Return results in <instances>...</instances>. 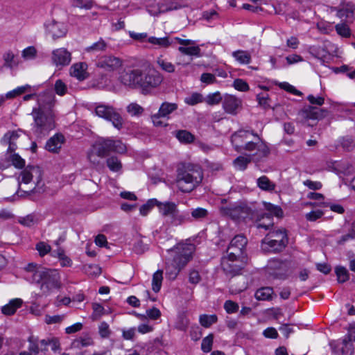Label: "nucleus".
<instances>
[{"label": "nucleus", "mask_w": 355, "mask_h": 355, "mask_svg": "<svg viewBox=\"0 0 355 355\" xmlns=\"http://www.w3.org/2000/svg\"><path fill=\"white\" fill-rule=\"evenodd\" d=\"M203 179L201 167L193 164H184L177 170L176 184L184 193H189L200 185Z\"/></svg>", "instance_id": "f257e3e1"}, {"label": "nucleus", "mask_w": 355, "mask_h": 355, "mask_svg": "<svg viewBox=\"0 0 355 355\" xmlns=\"http://www.w3.org/2000/svg\"><path fill=\"white\" fill-rule=\"evenodd\" d=\"M32 282L39 286L42 295H48L53 290L60 289L61 277L57 270L43 268L34 272Z\"/></svg>", "instance_id": "f03ea898"}, {"label": "nucleus", "mask_w": 355, "mask_h": 355, "mask_svg": "<svg viewBox=\"0 0 355 355\" xmlns=\"http://www.w3.org/2000/svg\"><path fill=\"white\" fill-rule=\"evenodd\" d=\"M169 250L174 252L175 254L172 263L167 266L166 272L170 278L174 279L191 259L195 245L191 243H180Z\"/></svg>", "instance_id": "7ed1b4c3"}, {"label": "nucleus", "mask_w": 355, "mask_h": 355, "mask_svg": "<svg viewBox=\"0 0 355 355\" xmlns=\"http://www.w3.org/2000/svg\"><path fill=\"white\" fill-rule=\"evenodd\" d=\"M42 179V173L40 167L28 166L20 172L17 178L19 189L17 193L19 195L21 191L28 194L37 192L36 187H40Z\"/></svg>", "instance_id": "20e7f679"}, {"label": "nucleus", "mask_w": 355, "mask_h": 355, "mask_svg": "<svg viewBox=\"0 0 355 355\" xmlns=\"http://www.w3.org/2000/svg\"><path fill=\"white\" fill-rule=\"evenodd\" d=\"M157 207L161 215L166 219V222L171 225L178 226L191 220L188 214H181L176 204L173 202H159Z\"/></svg>", "instance_id": "39448f33"}, {"label": "nucleus", "mask_w": 355, "mask_h": 355, "mask_svg": "<svg viewBox=\"0 0 355 355\" xmlns=\"http://www.w3.org/2000/svg\"><path fill=\"white\" fill-rule=\"evenodd\" d=\"M33 132L38 136L46 135L55 128V114H51L43 111L33 109Z\"/></svg>", "instance_id": "423d86ee"}, {"label": "nucleus", "mask_w": 355, "mask_h": 355, "mask_svg": "<svg viewBox=\"0 0 355 355\" xmlns=\"http://www.w3.org/2000/svg\"><path fill=\"white\" fill-rule=\"evenodd\" d=\"M288 243L287 234L284 229L270 231L262 240L261 248L265 251H282Z\"/></svg>", "instance_id": "0eeeda50"}, {"label": "nucleus", "mask_w": 355, "mask_h": 355, "mask_svg": "<svg viewBox=\"0 0 355 355\" xmlns=\"http://www.w3.org/2000/svg\"><path fill=\"white\" fill-rule=\"evenodd\" d=\"M295 264L290 260L271 259L266 266L268 274L274 279L285 280L293 272Z\"/></svg>", "instance_id": "6e6552de"}, {"label": "nucleus", "mask_w": 355, "mask_h": 355, "mask_svg": "<svg viewBox=\"0 0 355 355\" xmlns=\"http://www.w3.org/2000/svg\"><path fill=\"white\" fill-rule=\"evenodd\" d=\"M252 135L257 137V141H247L241 148V151L244 150L249 152H254L250 154V156L253 158L254 162H259L268 157L270 153V150L267 144L263 141L257 133L252 131Z\"/></svg>", "instance_id": "1a4fd4ad"}, {"label": "nucleus", "mask_w": 355, "mask_h": 355, "mask_svg": "<svg viewBox=\"0 0 355 355\" xmlns=\"http://www.w3.org/2000/svg\"><path fill=\"white\" fill-rule=\"evenodd\" d=\"M93 149L101 157H107L110 153H124L126 146L121 141L101 138L93 145Z\"/></svg>", "instance_id": "9d476101"}, {"label": "nucleus", "mask_w": 355, "mask_h": 355, "mask_svg": "<svg viewBox=\"0 0 355 355\" xmlns=\"http://www.w3.org/2000/svg\"><path fill=\"white\" fill-rule=\"evenodd\" d=\"M95 114L100 118L110 121L112 125L117 130L123 127L124 120L116 109L112 105L103 103H96Z\"/></svg>", "instance_id": "9b49d317"}, {"label": "nucleus", "mask_w": 355, "mask_h": 355, "mask_svg": "<svg viewBox=\"0 0 355 355\" xmlns=\"http://www.w3.org/2000/svg\"><path fill=\"white\" fill-rule=\"evenodd\" d=\"M162 81V76L157 71L150 69L144 73L141 71L139 88L146 94L159 86Z\"/></svg>", "instance_id": "f8f14e48"}, {"label": "nucleus", "mask_w": 355, "mask_h": 355, "mask_svg": "<svg viewBox=\"0 0 355 355\" xmlns=\"http://www.w3.org/2000/svg\"><path fill=\"white\" fill-rule=\"evenodd\" d=\"M265 209L269 212L263 214L259 216V220H264L266 218L268 220V223H259L256 224L257 229L263 228L266 230H269L270 227L273 226L272 216L277 217H282L283 215V211L280 207L274 205L270 202H264Z\"/></svg>", "instance_id": "ddd939ff"}, {"label": "nucleus", "mask_w": 355, "mask_h": 355, "mask_svg": "<svg viewBox=\"0 0 355 355\" xmlns=\"http://www.w3.org/2000/svg\"><path fill=\"white\" fill-rule=\"evenodd\" d=\"M141 70L139 69H125L123 71L119 77V80L121 84L125 87L131 89L139 88L141 80Z\"/></svg>", "instance_id": "4468645a"}, {"label": "nucleus", "mask_w": 355, "mask_h": 355, "mask_svg": "<svg viewBox=\"0 0 355 355\" xmlns=\"http://www.w3.org/2000/svg\"><path fill=\"white\" fill-rule=\"evenodd\" d=\"M37 107H33L36 110L55 114L53 107L55 104V95L52 91L48 90L37 96Z\"/></svg>", "instance_id": "2eb2a0df"}, {"label": "nucleus", "mask_w": 355, "mask_h": 355, "mask_svg": "<svg viewBox=\"0 0 355 355\" xmlns=\"http://www.w3.org/2000/svg\"><path fill=\"white\" fill-rule=\"evenodd\" d=\"M223 214L230 216L234 220L245 219L251 213V209L243 203L221 207Z\"/></svg>", "instance_id": "dca6fc26"}, {"label": "nucleus", "mask_w": 355, "mask_h": 355, "mask_svg": "<svg viewBox=\"0 0 355 355\" xmlns=\"http://www.w3.org/2000/svg\"><path fill=\"white\" fill-rule=\"evenodd\" d=\"M326 115V111L318 107L309 106L304 107L298 112V119L302 123H307L309 125H313L310 121H316L323 118Z\"/></svg>", "instance_id": "f3484780"}, {"label": "nucleus", "mask_w": 355, "mask_h": 355, "mask_svg": "<svg viewBox=\"0 0 355 355\" xmlns=\"http://www.w3.org/2000/svg\"><path fill=\"white\" fill-rule=\"evenodd\" d=\"M248 239L242 234L235 236L230 241L227 253L231 257H243Z\"/></svg>", "instance_id": "a211bd4d"}, {"label": "nucleus", "mask_w": 355, "mask_h": 355, "mask_svg": "<svg viewBox=\"0 0 355 355\" xmlns=\"http://www.w3.org/2000/svg\"><path fill=\"white\" fill-rule=\"evenodd\" d=\"M123 64V60L112 55L100 58L96 63L98 68L107 72H113L119 69Z\"/></svg>", "instance_id": "6ab92c4d"}, {"label": "nucleus", "mask_w": 355, "mask_h": 355, "mask_svg": "<svg viewBox=\"0 0 355 355\" xmlns=\"http://www.w3.org/2000/svg\"><path fill=\"white\" fill-rule=\"evenodd\" d=\"M239 258L231 257L227 254V257H223L221 259V268L227 275L234 277L240 273L243 267L237 263Z\"/></svg>", "instance_id": "aec40b11"}, {"label": "nucleus", "mask_w": 355, "mask_h": 355, "mask_svg": "<svg viewBox=\"0 0 355 355\" xmlns=\"http://www.w3.org/2000/svg\"><path fill=\"white\" fill-rule=\"evenodd\" d=\"M242 101L240 98L230 94H226L223 101V107L225 112L236 115L241 108Z\"/></svg>", "instance_id": "412c9836"}, {"label": "nucleus", "mask_w": 355, "mask_h": 355, "mask_svg": "<svg viewBox=\"0 0 355 355\" xmlns=\"http://www.w3.org/2000/svg\"><path fill=\"white\" fill-rule=\"evenodd\" d=\"M71 60V53L65 49L60 48L52 53V60L56 67L68 65Z\"/></svg>", "instance_id": "4be33fe9"}, {"label": "nucleus", "mask_w": 355, "mask_h": 355, "mask_svg": "<svg viewBox=\"0 0 355 355\" xmlns=\"http://www.w3.org/2000/svg\"><path fill=\"white\" fill-rule=\"evenodd\" d=\"M250 135H252V131L244 130H240L232 135L231 141L236 151L241 152V148L248 141Z\"/></svg>", "instance_id": "5701e85b"}, {"label": "nucleus", "mask_w": 355, "mask_h": 355, "mask_svg": "<svg viewBox=\"0 0 355 355\" xmlns=\"http://www.w3.org/2000/svg\"><path fill=\"white\" fill-rule=\"evenodd\" d=\"M19 137L18 131H9L6 132L1 140L3 145H8V153H12L17 149V141Z\"/></svg>", "instance_id": "b1692460"}, {"label": "nucleus", "mask_w": 355, "mask_h": 355, "mask_svg": "<svg viewBox=\"0 0 355 355\" xmlns=\"http://www.w3.org/2000/svg\"><path fill=\"white\" fill-rule=\"evenodd\" d=\"M336 10V16L340 19L349 18L353 17L355 6L351 2L342 1L340 5L335 8Z\"/></svg>", "instance_id": "393cba45"}, {"label": "nucleus", "mask_w": 355, "mask_h": 355, "mask_svg": "<svg viewBox=\"0 0 355 355\" xmlns=\"http://www.w3.org/2000/svg\"><path fill=\"white\" fill-rule=\"evenodd\" d=\"M46 31L53 39L59 38L66 34L67 29L62 23L53 21L46 25Z\"/></svg>", "instance_id": "a878e982"}, {"label": "nucleus", "mask_w": 355, "mask_h": 355, "mask_svg": "<svg viewBox=\"0 0 355 355\" xmlns=\"http://www.w3.org/2000/svg\"><path fill=\"white\" fill-rule=\"evenodd\" d=\"M87 64L83 62L76 63L70 68V74L79 80H83L87 77Z\"/></svg>", "instance_id": "bb28decb"}, {"label": "nucleus", "mask_w": 355, "mask_h": 355, "mask_svg": "<svg viewBox=\"0 0 355 355\" xmlns=\"http://www.w3.org/2000/svg\"><path fill=\"white\" fill-rule=\"evenodd\" d=\"M354 352V348L353 343L344 338L336 344V353L338 354L353 355Z\"/></svg>", "instance_id": "cd10ccee"}, {"label": "nucleus", "mask_w": 355, "mask_h": 355, "mask_svg": "<svg viewBox=\"0 0 355 355\" xmlns=\"http://www.w3.org/2000/svg\"><path fill=\"white\" fill-rule=\"evenodd\" d=\"M64 141V136L61 134H56L50 138L46 144V149L50 152H57Z\"/></svg>", "instance_id": "c85d7f7f"}, {"label": "nucleus", "mask_w": 355, "mask_h": 355, "mask_svg": "<svg viewBox=\"0 0 355 355\" xmlns=\"http://www.w3.org/2000/svg\"><path fill=\"white\" fill-rule=\"evenodd\" d=\"M23 301L19 298H15L9 302L8 304L4 305L1 308V311L4 315H13L17 309L21 307Z\"/></svg>", "instance_id": "c756f323"}, {"label": "nucleus", "mask_w": 355, "mask_h": 355, "mask_svg": "<svg viewBox=\"0 0 355 355\" xmlns=\"http://www.w3.org/2000/svg\"><path fill=\"white\" fill-rule=\"evenodd\" d=\"M147 41L150 44H151L154 46H157L158 48H168L173 43V41L171 40L168 37H150L147 39Z\"/></svg>", "instance_id": "7c9ffc66"}, {"label": "nucleus", "mask_w": 355, "mask_h": 355, "mask_svg": "<svg viewBox=\"0 0 355 355\" xmlns=\"http://www.w3.org/2000/svg\"><path fill=\"white\" fill-rule=\"evenodd\" d=\"M178 104L175 103L164 102L159 107L158 115L167 117L170 114L178 109Z\"/></svg>", "instance_id": "2f4dec72"}, {"label": "nucleus", "mask_w": 355, "mask_h": 355, "mask_svg": "<svg viewBox=\"0 0 355 355\" xmlns=\"http://www.w3.org/2000/svg\"><path fill=\"white\" fill-rule=\"evenodd\" d=\"M257 186L263 191H272L275 189V184L271 182L269 178L263 175L257 179Z\"/></svg>", "instance_id": "473e14b6"}, {"label": "nucleus", "mask_w": 355, "mask_h": 355, "mask_svg": "<svg viewBox=\"0 0 355 355\" xmlns=\"http://www.w3.org/2000/svg\"><path fill=\"white\" fill-rule=\"evenodd\" d=\"M106 165L108 168L114 173H118L122 170V163L116 156H111L106 159Z\"/></svg>", "instance_id": "72a5a7b5"}, {"label": "nucleus", "mask_w": 355, "mask_h": 355, "mask_svg": "<svg viewBox=\"0 0 355 355\" xmlns=\"http://www.w3.org/2000/svg\"><path fill=\"white\" fill-rule=\"evenodd\" d=\"M273 290L270 287H263L258 289L255 293V297L258 300H270L272 299Z\"/></svg>", "instance_id": "f704fd0d"}, {"label": "nucleus", "mask_w": 355, "mask_h": 355, "mask_svg": "<svg viewBox=\"0 0 355 355\" xmlns=\"http://www.w3.org/2000/svg\"><path fill=\"white\" fill-rule=\"evenodd\" d=\"M232 56L241 64H249L251 61V55L245 51L238 50L234 51Z\"/></svg>", "instance_id": "c9c22d12"}, {"label": "nucleus", "mask_w": 355, "mask_h": 355, "mask_svg": "<svg viewBox=\"0 0 355 355\" xmlns=\"http://www.w3.org/2000/svg\"><path fill=\"white\" fill-rule=\"evenodd\" d=\"M251 161H253V158L250 155L239 156L234 160L233 163L236 168L243 171Z\"/></svg>", "instance_id": "e433bc0d"}, {"label": "nucleus", "mask_w": 355, "mask_h": 355, "mask_svg": "<svg viewBox=\"0 0 355 355\" xmlns=\"http://www.w3.org/2000/svg\"><path fill=\"white\" fill-rule=\"evenodd\" d=\"M217 321H218V317L216 314H213V315L202 314V315H200L199 317L200 324L205 328H208V327H211L213 324L216 323Z\"/></svg>", "instance_id": "4c0bfd02"}, {"label": "nucleus", "mask_w": 355, "mask_h": 355, "mask_svg": "<svg viewBox=\"0 0 355 355\" xmlns=\"http://www.w3.org/2000/svg\"><path fill=\"white\" fill-rule=\"evenodd\" d=\"M163 280V271L158 270L153 275L152 289L154 292L157 293L160 291Z\"/></svg>", "instance_id": "58836bf2"}, {"label": "nucleus", "mask_w": 355, "mask_h": 355, "mask_svg": "<svg viewBox=\"0 0 355 355\" xmlns=\"http://www.w3.org/2000/svg\"><path fill=\"white\" fill-rule=\"evenodd\" d=\"M335 29L338 35L344 38H349L352 35V31L348 24L341 22L335 26Z\"/></svg>", "instance_id": "ea45409f"}, {"label": "nucleus", "mask_w": 355, "mask_h": 355, "mask_svg": "<svg viewBox=\"0 0 355 355\" xmlns=\"http://www.w3.org/2000/svg\"><path fill=\"white\" fill-rule=\"evenodd\" d=\"M87 158L89 162L98 170L103 168L104 165L103 162L101 160V157L92 149L87 154Z\"/></svg>", "instance_id": "a19ab883"}, {"label": "nucleus", "mask_w": 355, "mask_h": 355, "mask_svg": "<svg viewBox=\"0 0 355 355\" xmlns=\"http://www.w3.org/2000/svg\"><path fill=\"white\" fill-rule=\"evenodd\" d=\"M126 111L131 116L139 117L142 115L144 109L137 103H131L127 105Z\"/></svg>", "instance_id": "79ce46f5"}, {"label": "nucleus", "mask_w": 355, "mask_h": 355, "mask_svg": "<svg viewBox=\"0 0 355 355\" xmlns=\"http://www.w3.org/2000/svg\"><path fill=\"white\" fill-rule=\"evenodd\" d=\"M157 64L163 71L166 72L173 73L175 71V65L168 60L163 58L162 56L157 58Z\"/></svg>", "instance_id": "37998d69"}, {"label": "nucleus", "mask_w": 355, "mask_h": 355, "mask_svg": "<svg viewBox=\"0 0 355 355\" xmlns=\"http://www.w3.org/2000/svg\"><path fill=\"white\" fill-rule=\"evenodd\" d=\"M335 273L338 283H344L349 279L348 270L343 266H337L335 268Z\"/></svg>", "instance_id": "c03bdc74"}, {"label": "nucleus", "mask_w": 355, "mask_h": 355, "mask_svg": "<svg viewBox=\"0 0 355 355\" xmlns=\"http://www.w3.org/2000/svg\"><path fill=\"white\" fill-rule=\"evenodd\" d=\"M191 215L194 220H202L208 216L209 211L205 208L197 207L191 210Z\"/></svg>", "instance_id": "a18cd8bd"}, {"label": "nucleus", "mask_w": 355, "mask_h": 355, "mask_svg": "<svg viewBox=\"0 0 355 355\" xmlns=\"http://www.w3.org/2000/svg\"><path fill=\"white\" fill-rule=\"evenodd\" d=\"M176 137L178 139L185 144H190L194 139V136L187 130H179L176 133Z\"/></svg>", "instance_id": "49530a36"}, {"label": "nucleus", "mask_w": 355, "mask_h": 355, "mask_svg": "<svg viewBox=\"0 0 355 355\" xmlns=\"http://www.w3.org/2000/svg\"><path fill=\"white\" fill-rule=\"evenodd\" d=\"M178 51L184 55L200 56V49L198 46H180Z\"/></svg>", "instance_id": "de8ad7c7"}, {"label": "nucleus", "mask_w": 355, "mask_h": 355, "mask_svg": "<svg viewBox=\"0 0 355 355\" xmlns=\"http://www.w3.org/2000/svg\"><path fill=\"white\" fill-rule=\"evenodd\" d=\"M339 144L346 151H351L354 149L355 144L353 139L349 137H344L338 140Z\"/></svg>", "instance_id": "09e8293b"}, {"label": "nucleus", "mask_w": 355, "mask_h": 355, "mask_svg": "<svg viewBox=\"0 0 355 355\" xmlns=\"http://www.w3.org/2000/svg\"><path fill=\"white\" fill-rule=\"evenodd\" d=\"M214 341V335L212 334H209L207 336L204 338L201 343V349L205 352L208 353L211 352Z\"/></svg>", "instance_id": "8fccbe9b"}, {"label": "nucleus", "mask_w": 355, "mask_h": 355, "mask_svg": "<svg viewBox=\"0 0 355 355\" xmlns=\"http://www.w3.org/2000/svg\"><path fill=\"white\" fill-rule=\"evenodd\" d=\"M106 48V42L103 40L100 39L97 42H95L92 46L87 47L86 51L87 52H98L105 51Z\"/></svg>", "instance_id": "3c124183"}, {"label": "nucleus", "mask_w": 355, "mask_h": 355, "mask_svg": "<svg viewBox=\"0 0 355 355\" xmlns=\"http://www.w3.org/2000/svg\"><path fill=\"white\" fill-rule=\"evenodd\" d=\"M159 203V202L155 199L149 200L146 204L141 206L139 209L141 215L146 216L150 210L155 205L157 207V204Z\"/></svg>", "instance_id": "603ef678"}, {"label": "nucleus", "mask_w": 355, "mask_h": 355, "mask_svg": "<svg viewBox=\"0 0 355 355\" xmlns=\"http://www.w3.org/2000/svg\"><path fill=\"white\" fill-rule=\"evenodd\" d=\"M189 324V320L184 313H181L178 316V320L176 322V328L180 331H186Z\"/></svg>", "instance_id": "864d4df0"}, {"label": "nucleus", "mask_w": 355, "mask_h": 355, "mask_svg": "<svg viewBox=\"0 0 355 355\" xmlns=\"http://www.w3.org/2000/svg\"><path fill=\"white\" fill-rule=\"evenodd\" d=\"M184 102L189 105H195L202 102V96L198 93H193L184 98Z\"/></svg>", "instance_id": "5fc2aeb1"}, {"label": "nucleus", "mask_w": 355, "mask_h": 355, "mask_svg": "<svg viewBox=\"0 0 355 355\" xmlns=\"http://www.w3.org/2000/svg\"><path fill=\"white\" fill-rule=\"evenodd\" d=\"M222 101V96L220 94L217 92L215 93L209 94L207 96L206 103L209 105H214L218 104Z\"/></svg>", "instance_id": "6e6d98bb"}, {"label": "nucleus", "mask_w": 355, "mask_h": 355, "mask_svg": "<svg viewBox=\"0 0 355 355\" xmlns=\"http://www.w3.org/2000/svg\"><path fill=\"white\" fill-rule=\"evenodd\" d=\"M12 164L18 168H22L25 166V161L18 154H10L9 157Z\"/></svg>", "instance_id": "4d7b16f0"}, {"label": "nucleus", "mask_w": 355, "mask_h": 355, "mask_svg": "<svg viewBox=\"0 0 355 355\" xmlns=\"http://www.w3.org/2000/svg\"><path fill=\"white\" fill-rule=\"evenodd\" d=\"M29 343L28 351L31 354L37 355L40 353V348L37 343V339H35L33 337H29L28 340Z\"/></svg>", "instance_id": "13d9d810"}, {"label": "nucleus", "mask_w": 355, "mask_h": 355, "mask_svg": "<svg viewBox=\"0 0 355 355\" xmlns=\"http://www.w3.org/2000/svg\"><path fill=\"white\" fill-rule=\"evenodd\" d=\"M239 304L232 300H227L224 304V309L227 313H234L239 311Z\"/></svg>", "instance_id": "bf43d9fd"}, {"label": "nucleus", "mask_w": 355, "mask_h": 355, "mask_svg": "<svg viewBox=\"0 0 355 355\" xmlns=\"http://www.w3.org/2000/svg\"><path fill=\"white\" fill-rule=\"evenodd\" d=\"M3 60L5 62L4 65L6 67L11 68L15 64V55L12 51H8L6 52L3 54Z\"/></svg>", "instance_id": "052dcab7"}, {"label": "nucleus", "mask_w": 355, "mask_h": 355, "mask_svg": "<svg viewBox=\"0 0 355 355\" xmlns=\"http://www.w3.org/2000/svg\"><path fill=\"white\" fill-rule=\"evenodd\" d=\"M54 89L55 93L60 96H63L67 91V85L60 79L55 81Z\"/></svg>", "instance_id": "680f3d73"}, {"label": "nucleus", "mask_w": 355, "mask_h": 355, "mask_svg": "<svg viewBox=\"0 0 355 355\" xmlns=\"http://www.w3.org/2000/svg\"><path fill=\"white\" fill-rule=\"evenodd\" d=\"M37 90V87L35 86H31L30 85H25L21 86V87H17L15 89V92L17 93V94H18V96H19L22 94L32 92H36Z\"/></svg>", "instance_id": "e2e57ef3"}, {"label": "nucleus", "mask_w": 355, "mask_h": 355, "mask_svg": "<svg viewBox=\"0 0 355 355\" xmlns=\"http://www.w3.org/2000/svg\"><path fill=\"white\" fill-rule=\"evenodd\" d=\"M201 280L199 272L196 269H191L189 273V282L192 284H197Z\"/></svg>", "instance_id": "0e129e2a"}, {"label": "nucleus", "mask_w": 355, "mask_h": 355, "mask_svg": "<svg viewBox=\"0 0 355 355\" xmlns=\"http://www.w3.org/2000/svg\"><path fill=\"white\" fill-rule=\"evenodd\" d=\"M233 86L241 92H246L249 89L248 84L242 79H236L233 83Z\"/></svg>", "instance_id": "69168bd1"}, {"label": "nucleus", "mask_w": 355, "mask_h": 355, "mask_svg": "<svg viewBox=\"0 0 355 355\" xmlns=\"http://www.w3.org/2000/svg\"><path fill=\"white\" fill-rule=\"evenodd\" d=\"M73 6L77 8L90 9L93 2L90 0H73Z\"/></svg>", "instance_id": "338daca9"}, {"label": "nucleus", "mask_w": 355, "mask_h": 355, "mask_svg": "<svg viewBox=\"0 0 355 355\" xmlns=\"http://www.w3.org/2000/svg\"><path fill=\"white\" fill-rule=\"evenodd\" d=\"M343 338L352 343L355 342V324H349L348 332Z\"/></svg>", "instance_id": "774afa93"}]
</instances>
